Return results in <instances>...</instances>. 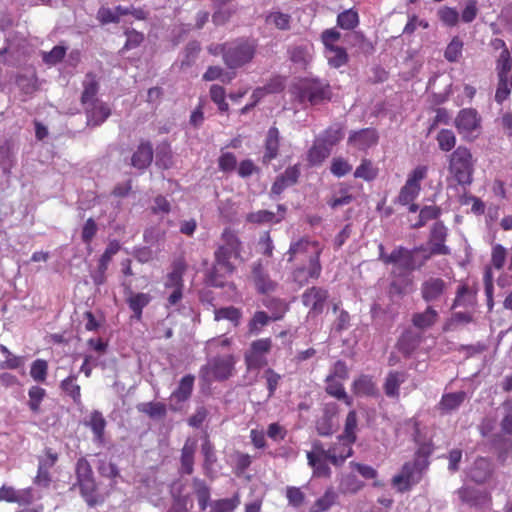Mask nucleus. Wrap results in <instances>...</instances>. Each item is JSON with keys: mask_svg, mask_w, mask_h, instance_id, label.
I'll use <instances>...</instances> for the list:
<instances>
[{"mask_svg": "<svg viewBox=\"0 0 512 512\" xmlns=\"http://www.w3.org/2000/svg\"><path fill=\"white\" fill-rule=\"evenodd\" d=\"M84 110L87 125L92 127L100 126L111 115L110 107L100 100H94V102L84 105Z\"/></svg>", "mask_w": 512, "mask_h": 512, "instance_id": "obj_20", "label": "nucleus"}, {"mask_svg": "<svg viewBox=\"0 0 512 512\" xmlns=\"http://www.w3.org/2000/svg\"><path fill=\"white\" fill-rule=\"evenodd\" d=\"M340 38L341 33L336 28L325 29L320 35L327 63L331 68L335 69L345 66L349 61L346 48L337 44Z\"/></svg>", "mask_w": 512, "mask_h": 512, "instance_id": "obj_7", "label": "nucleus"}, {"mask_svg": "<svg viewBox=\"0 0 512 512\" xmlns=\"http://www.w3.org/2000/svg\"><path fill=\"white\" fill-rule=\"evenodd\" d=\"M407 380V374L403 371L388 372L383 383L384 393L389 398L398 399L400 396V386Z\"/></svg>", "mask_w": 512, "mask_h": 512, "instance_id": "obj_34", "label": "nucleus"}, {"mask_svg": "<svg viewBox=\"0 0 512 512\" xmlns=\"http://www.w3.org/2000/svg\"><path fill=\"white\" fill-rule=\"evenodd\" d=\"M462 502L470 506L482 507L491 504V496L486 491H480L473 487H462L458 491Z\"/></svg>", "mask_w": 512, "mask_h": 512, "instance_id": "obj_29", "label": "nucleus"}, {"mask_svg": "<svg viewBox=\"0 0 512 512\" xmlns=\"http://www.w3.org/2000/svg\"><path fill=\"white\" fill-rule=\"evenodd\" d=\"M379 259L386 265H399L406 271L417 269L414 248L409 250L403 246L396 247L390 254H386L383 244H379Z\"/></svg>", "mask_w": 512, "mask_h": 512, "instance_id": "obj_13", "label": "nucleus"}, {"mask_svg": "<svg viewBox=\"0 0 512 512\" xmlns=\"http://www.w3.org/2000/svg\"><path fill=\"white\" fill-rule=\"evenodd\" d=\"M359 25V15L354 8L344 10L337 16V26L344 30H353Z\"/></svg>", "mask_w": 512, "mask_h": 512, "instance_id": "obj_52", "label": "nucleus"}, {"mask_svg": "<svg viewBox=\"0 0 512 512\" xmlns=\"http://www.w3.org/2000/svg\"><path fill=\"white\" fill-rule=\"evenodd\" d=\"M284 218L282 215L279 218H276L274 212L269 210H259L256 212H251L246 215V221L252 224H267V223H279Z\"/></svg>", "mask_w": 512, "mask_h": 512, "instance_id": "obj_51", "label": "nucleus"}, {"mask_svg": "<svg viewBox=\"0 0 512 512\" xmlns=\"http://www.w3.org/2000/svg\"><path fill=\"white\" fill-rule=\"evenodd\" d=\"M0 501L8 503H17L19 505H29L33 501L31 488L16 490L12 486L3 485L0 488Z\"/></svg>", "mask_w": 512, "mask_h": 512, "instance_id": "obj_26", "label": "nucleus"}, {"mask_svg": "<svg viewBox=\"0 0 512 512\" xmlns=\"http://www.w3.org/2000/svg\"><path fill=\"white\" fill-rule=\"evenodd\" d=\"M322 272V265L320 259H314L307 264L300 262L292 271V279L299 286H304L309 283L310 280H317Z\"/></svg>", "mask_w": 512, "mask_h": 512, "instance_id": "obj_17", "label": "nucleus"}, {"mask_svg": "<svg viewBox=\"0 0 512 512\" xmlns=\"http://www.w3.org/2000/svg\"><path fill=\"white\" fill-rule=\"evenodd\" d=\"M201 453L204 457L203 469L205 471V474L208 475L209 472L212 470L214 464L217 462L215 447L208 436L205 437L201 445Z\"/></svg>", "mask_w": 512, "mask_h": 512, "instance_id": "obj_50", "label": "nucleus"}, {"mask_svg": "<svg viewBox=\"0 0 512 512\" xmlns=\"http://www.w3.org/2000/svg\"><path fill=\"white\" fill-rule=\"evenodd\" d=\"M378 142L377 131L373 128H364L359 131H352L348 137V144L359 150H366Z\"/></svg>", "mask_w": 512, "mask_h": 512, "instance_id": "obj_25", "label": "nucleus"}, {"mask_svg": "<svg viewBox=\"0 0 512 512\" xmlns=\"http://www.w3.org/2000/svg\"><path fill=\"white\" fill-rule=\"evenodd\" d=\"M263 305L271 312L269 315L272 321L281 320L289 307L284 300L279 298L267 297L263 300Z\"/></svg>", "mask_w": 512, "mask_h": 512, "instance_id": "obj_45", "label": "nucleus"}, {"mask_svg": "<svg viewBox=\"0 0 512 512\" xmlns=\"http://www.w3.org/2000/svg\"><path fill=\"white\" fill-rule=\"evenodd\" d=\"M300 174L301 172L298 164L287 167L281 175L276 177L271 186V194L280 195L285 189L295 185Z\"/></svg>", "mask_w": 512, "mask_h": 512, "instance_id": "obj_22", "label": "nucleus"}, {"mask_svg": "<svg viewBox=\"0 0 512 512\" xmlns=\"http://www.w3.org/2000/svg\"><path fill=\"white\" fill-rule=\"evenodd\" d=\"M253 277L256 289L261 294L273 292L277 287V283L271 280L268 275L263 273L261 268H255L253 270Z\"/></svg>", "mask_w": 512, "mask_h": 512, "instance_id": "obj_49", "label": "nucleus"}, {"mask_svg": "<svg viewBox=\"0 0 512 512\" xmlns=\"http://www.w3.org/2000/svg\"><path fill=\"white\" fill-rule=\"evenodd\" d=\"M151 300L152 296L149 293L133 292L130 287H128L126 303L133 313L131 318L136 321H141L143 309L149 305Z\"/></svg>", "mask_w": 512, "mask_h": 512, "instance_id": "obj_23", "label": "nucleus"}, {"mask_svg": "<svg viewBox=\"0 0 512 512\" xmlns=\"http://www.w3.org/2000/svg\"><path fill=\"white\" fill-rule=\"evenodd\" d=\"M352 392L358 397H377L379 391L373 376L361 374L351 385Z\"/></svg>", "mask_w": 512, "mask_h": 512, "instance_id": "obj_28", "label": "nucleus"}, {"mask_svg": "<svg viewBox=\"0 0 512 512\" xmlns=\"http://www.w3.org/2000/svg\"><path fill=\"white\" fill-rule=\"evenodd\" d=\"M187 270V264L183 256L172 262V270L166 276L165 288H184L183 276Z\"/></svg>", "mask_w": 512, "mask_h": 512, "instance_id": "obj_31", "label": "nucleus"}, {"mask_svg": "<svg viewBox=\"0 0 512 512\" xmlns=\"http://www.w3.org/2000/svg\"><path fill=\"white\" fill-rule=\"evenodd\" d=\"M16 84L26 95H32L38 90L37 77L35 73H31L29 75H18L16 77Z\"/></svg>", "mask_w": 512, "mask_h": 512, "instance_id": "obj_59", "label": "nucleus"}, {"mask_svg": "<svg viewBox=\"0 0 512 512\" xmlns=\"http://www.w3.org/2000/svg\"><path fill=\"white\" fill-rule=\"evenodd\" d=\"M448 237V229L443 222L438 221L433 224L430 230L428 244L433 248V253L449 255L450 248L445 244Z\"/></svg>", "mask_w": 512, "mask_h": 512, "instance_id": "obj_19", "label": "nucleus"}, {"mask_svg": "<svg viewBox=\"0 0 512 512\" xmlns=\"http://www.w3.org/2000/svg\"><path fill=\"white\" fill-rule=\"evenodd\" d=\"M328 298V290L319 286H312L301 295L302 304L309 309L308 316L311 317L318 316L324 311Z\"/></svg>", "mask_w": 512, "mask_h": 512, "instance_id": "obj_15", "label": "nucleus"}, {"mask_svg": "<svg viewBox=\"0 0 512 512\" xmlns=\"http://www.w3.org/2000/svg\"><path fill=\"white\" fill-rule=\"evenodd\" d=\"M308 465L313 470V476L329 478L331 469L329 467L330 455L327 453L321 441L312 442V449L306 454Z\"/></svg>", "mask_w": 512, "mask_h": 512, "instance_id": "obj_12", "label": "nucleus"}, {"mask_svg": "<svg viewBox=\"0 0 512 512\" xmlns=\"http://www.w3.org/2000/svg\"><path fill=\"white\" fill-rule=\"evenodd\" d=\"M493 463L486 457H477L469 470L470 479L477 483L487 482L493 474Z\"/></svg>", "mask_w": 512, "mask_h": 512, "instance_id": "obj_24", "label": "nucleus"}, {"mask_svg": "<svg viewBox=\"0 0 512 512\" xmlns=\"http://www.w3.org/2000/svg\"><path fill=\"white\" fill-rule=\"evenodd\" d=\"M195 376L192 374L184 375L178 382L177 387L172 391L169 397V410L179 412L184 404L188 402L193 394Z\"/></svg>", "mask_w": 512, "mask_h": 512, "instance_id": "obj_14", "label": "nucleus"}, {"mask_svg": "<svg viewBox=\"0 0 512 512\" xmlns=\"http://www.w3.org/2000/svg\"><path fill=\"white\" fill-rule=\"evenodd\" d=\"M138 412L147 415L152 419L163 418L167 414V407L162 402H143L136 406Z\"/></svg>", "mask_w": 512, "mask_h": 512, "instance_id": "obj_46", "label": "nucleus"}, {"mask_svg": "<svg viewBox=\"0 0 512 512\" xmlns=\"http://www.w3.org/2000/svg\"><path fill=\"white\" fill-rule=\"evenodd\" d=\"M292 17L288 13L280 11L270 12L266 16V23L273 24L277 29L287 31L291 27Z\"/></svg>", "mask_w": 512, "mask_h": 512, "instance_id": "obj_56", "label": "nucleus"}, {"mask_svg": "<svg viewBox=\"0 0 512 512\" xmlns=\"http://www.w3.org/2000/svg\"><path fill=\"white\" fill-rule=\"evenodd\" d=\"M293 94L300 103L308 102L312 106L328 102L332 98L329 83L317 78L300 79L293 86Z\"/></svg>", "mask_w": 512, "mask_h": 512, "instance_id": "obj_4", "label": "nucleus"}, {"mask_svg": "<svg viewBox=\"0 0 512 512\" xmlns=\"http://www.w3.org/2000/svg\"><path fill=\"white\" fill-rule=\"evenodd\" d=\"M241 318H242L241 310L234 306L222 307L219 309H215V311H214V319L216 321L228 320L235 327H237L240 324Z\"/></svg>", "mask_w": 512, "mask_h": 512, "instance_id": "obj_53", "label": "nucleus"}, {"mask_svg": "<svg viewBox=\"0 0 512 512\" xmlns=\"http://www.w3.org/2000/svg\"><path fill=\"white\" fill-rule=\"evenodd\" d=\"M256 39L237 38L227 42L225 50V65L230 69H238L250 63L257 52Z\"/></svg>", "mask_w": 512, "mask_h": 512, "instance_id": "obj_5", "label": "nucleus"}, {"mask_svg": "<svg viewBox=\"0 0 512 512\" xmlns=\"http://www.w3.org/2000/svg\"><path fill=\"white\" fill-rule=\"evenodd\" d=\"M61 390L72 398L75 404L81 403V387L77 384V376L74 374L69 375L60 383Z\"/></svg>", "mask_w": 512, "mask_h": 512, "instance_id": "obj_47", "label": "nucleus"}, {"mask_svg": "<svg viewBox=\"0 0 512 512\" xmlns=\"http://www.w3.org/2000/svg\"><path fill=\"white\" fill-rule=\"evenodd\" d=\"M322 248L317 241L310 240L308 237H302L290 243L289 249L286 253L287 261L294 262H309L311 260L320 259Z\"/></svg>", "mask_w": 512, "mask_h": 512, "instance_id": "obj_10", "label": "nucleus"}, {"mask_svg": "<svg viewBox=\"0 0 512 512\" xmlns=\"http://www.w3.org/2000/svg\"><path fill=\"white\" fill-rule=\"evenodd\" d=\"M357 427H358L357 412L355 410H351L348 412L346 419H345L344 430H343V433L341 434L342 439H347L350 442H356Z\"/></svg>", "mask_w": 512, "mask_h": 512, "instance_id": "obj_54", "label": "nucleus"}, {"mask_svg": "<svg viewBox=\"0 0 512 512\" xmlns=\"http://www.w3.org/2000/svg\"><path fill=\"white\" fill-rule=\"evenodd\" d=\"M265 152L262 157L263 164H269L273 159L278 156L280 147V135L277 127L272 126L267 132L265 139Z\"/></svg>", "mask_w": 512, "mask_h": 512, "instance_id": "obj_35", "label": "nucleus"}, {"mask_svg": "<svg viewBox=\"0 0 512 512\" xmlns=\"http://www.w3.org/2000/svg\"><path fill=\"white\" fill-rule=\"evenodd\" d=\"M271 349V338H260L254 340L250 344L249 349L244 354V362L247 370H260L261 368L267 366V355L270 353Z\"/></svg>", "mask_w": 512, "mask_h": 512, "instance_id": "obj_11", "label": "nucleus"}, {"mask_svg": "<svg viewBox=\"0 0 512 512\" xmlns=\"http://www.w3.org/2000/svg\"><path fill=\"white\" fill-rule=\"evenodd\" d=\"M379 170L370 159L363 158L360 165L354 171V177L371 182L378 176Z\"/></svg>", "mask_w": 512, "mask_h": 512, "instance_id": "obj_48", "label": "nucleus"}, {"mask_svg": "<svg viewBox=\"0 0 512 512\" xmlns=\"http://www.w3.org/2000/svg\"><path fill=\"white\" fill-rule=\"evenodd\" d=\"M436 140L439 149L444 152L451 151L456 145V136L452 130L442 129L438 132Z\"/></svg>", "mask_w": 512, "mask_h": 512, "instance_id": "obj_62", "label": "nucleus"}, {"mask_svg": "<svg viewBox=\"0 0 512 512\" xmlns=\"http://www.w3.org/2000/svg\"><path fill=\"white\" fill-rule=\"evenodd\" d=\"M466 399L464 391L443 394L438 404L441 412L447 413L457 409Z\"/></svg>", "mask_w": 512, "mask_h": 512, "instance_id": "obj_40", "label": "nucleus"}, {"mask_svg": "<svg viewBox=\"0 0 512 512\" xmlns=\"http://www.w3.org/2000/svg\"><path fill=\"white\" fill-rule=\"evenodd\" d=\"M449 288V283L441 277L430 276L420 286L421 298L426 303L441 301Z\"/></svg>", "mask_w": 512, "mask_h": 512, "instance_id": "obj_16", "label": "nucleus"}, {"mask_svg": "<svg viewBox=\"0 0 512 512\" xmlns=\"http://www.w3.org/2000/svg\"><path fill=\"white\" fill-rule=\"evenodd\" d=\"M342 380L335 379L333 376H327L325 379V391L328 395L342 400L347 406H352L353 400L347 395Z\"/></svg>", "mask_w": 512, "mask_h": 512, "instance_id": "obj_37", "label": "nucleus"}, {"mask_svg": "<svg viewBox=\"0 0 512 512\" xmlns=\"http://www.w3.org/2000/svg\"><path fill=\"white\" fill-rule=\"evenodd\" d=\"M428 176V167L418 165L407 175L405 184L401 187L396 202L406 206L414 202L421 192V182Z\"/></svg>", "mask_w": 512, "mask_h": 512, "instance_id": "obj_9", "label": "nucleus"}, {"mask_svg": "<svg viewBox=\"0 0 512 512\" xmlns=\"http://www.w3.org/2000/svg\"><path fill=\"white\" fill-rule=\"evenodd\" d=\"M242 242L237 232L226 227L216 244L214 263L210 271V282L215 287H223L226 277L236 271V263L242 261Z\"/></svg>", "mask_w": 512, "mask_h": 512, "instance_id": "obj_1", "label": "nucleus"}, {"mask_svg": "<svg viewBox=\"0 0 512 512\" xmlns=\"http://www.w3.org/2000/svg\"><path fill=\"white\" fill-rule=\"evenodd\" d=\"M338 414V405L336 403H327L323 408V413L317 419L315 427L320 436H329L334 431L333 419Z\"/></svg>", "mask_w": 512, "mask_h": 512, "instance_id": "obj_27", "label": "nucleus"}, {"mask_svg": "<svg viewBox=\"0 0 512 512\" xmlns=\"http://www.w3.org/2000/svg\"><path fill=\"white\" fill-rule=\"evenodd\" d=\"M120 249L121 245L118 240H111L108 243L105 251L101 255L98 262L100 272L107 271L113 256L116 255L120 251Z\"/></svg>", "mask_w": 512, "mask_h": 512, "instance_id": "obj_57", "label": "nucleus"}, {"mask_svg": "<svg viewBox=\"0 0 512 512\" xmlns=\"http://www.w3.org/2000/svg\"><path fill=\"white\" fill-rule=\"evenodd\" d=\"M197 449V441L187 438L181 449L180 455V473L191 475L194 472V457Z\"/></svg>", "mask_w": 512, "mask_h": 512, "instance_id": "obj_30", "label": "nucleus"}, {"mask_svg": "<svg viewBox=\"0 0 512 512\" xmlns=\"http://www.w3.org/2000/svg\"><path fill=\"white\" fill-rule=\"evenodd\" d=\"M343 136V127L336 124L324 130L317 139L331 151L333 146L342 140Z\"/></svg>", "mask_w": 512, "mask_h": 512, "instance_id": "obj_43", "label": "nucleus"}, {"mask_svg": "<svg viewBox=\"0 0 512 512\" xmlns=\"http://www.w3.org/2000/svg\"><path fill=\"white\" fill-rule=\"evenodd\" d=\"M354 443L355 442H350L347 439H342V436L339 435L337 441L326 449L327 453L330 455V463L336 467L341 466L347 458L352 456V445Z\"/></svg>", "mask_w": 512, "mask_h": 512, "instance_id": "obj_21", "label": "nucleus"}, {"mask_svg": "<svg viewBox=\"0 0 512 512\" xmlns=\"http://www.w3.org/2000/svg\"><path fill=\"white\" fill-rule=\"evenodd\" d=\"M480 121L481 119L475 109L466 108L458 113L455 126L460 134L469 136L480 128Z\"/></svg>", "mask_w": 512, "mask_h": 512, "instance_id": "obj_18", "label": "nucleus"}, {"mask_svg": "<svg viewBox=\"0 0 512 512\" xmlns=\"http://www.w3.org/2000/svg\"><path fill=\"white\" fill-rule=\"evenodd\" d=\"M353 200L354 196L350 193V187L344 183H340L338 191L334 192L327 200V205L331 209H337L349 205Z\"/></svg>", "mask_w": 512, "mask_h": 512, "instance_id": "obj_39", "label": "nucleus"}, {"mask_svg": "<svg viewBox=\"0 0 512 512\" xmlns=\"http://www.w3.org/2000/svg\"><path fill=\"white\" fill-rule=\"evenodd\" d=\"M85 425L91 429L93 433V441L95 443L100 445L105 443V429L107 422L100 411H92L88 420L85 421Z\"/></svg>", "mask_w": 512, "mask_h": 512, "instance_id": "obj_32", "label": "nucleus"}, {"mask_svg": "<svg viewBox=\"0 0 512 512\" xmlns=\"http://www.w3.org/2000/svg\"><path fill=\"white\" fill-rule=\"evenodd\" d=\"M330 153L331 151L316 139L307 152V161L310 166H319L329 157Z\"/></svg>", "mask_w": 512, "mask_h": 512, "instance_id": "obj_41", "label": "nucleus"}, {"mask_svg": "<svg viewBox=\"0 0 512 512\" xmlns=\"http://www.w3.org/2000/svg\"><path fill=\"white\" fill-rule=\"evenodd\" d=\"M439 318L437 310L428 305L424 311L416 312L412 315V325L419 330H427L433 327Z\"/></svg>", "mask_w": 512, "mask_h": 512, "instance_id": "obj_36", "label": "nucleus"}, {"mask_svg": "<svg viewBox=\"0 0 512 512\" xmlns=\"http://www.w3.org/2000/svg\"><path fill=\"white\" fill-rule=\"evenodd\" d=\"M46 395V390L38 385L29 388L27 406L32 414L38 415L41 413V405Z\"/></svg>", "mask_w": 512, "mask_h": 512, "instance_id": "obj_42", "label": "nucleus"}, {"mask_svg": "<svg viewBox=\"0 0 512 512\" xmlns=\"http://www.w3.org/2000/svg\"><path fill=\"white\" fill-rule=\"evenodd\" d=\"M99 91V83L97 81L96 75L92 72H89L85 76V80L83 81V91L81 95V104L88 105L94 100H98L96 98Z\"/></svg>", "mask_w": 512, "mask_h": 512, "instance_id": "obj_38", "label": "nucleus"}, {"mask_svg": "<svg viewBox=\"0 0 512 512\" xmlns=\"http://www.w3.org/2000/svg\"><path fill=\"white\" fill-rule=\"evenodd\" d=\"M463 45V41L458 36L453 37L445 49V59L451 63L457 62L462 56Z\"/></svg>", "mask_w": 512, "mask_h": 512, "instance_id": "obj_61", "label": "nucleus"}, {"mask_svg": "<svg viewBox=\"0 0 512 512\" xmlns=\"http://www.w3.org/2000/svg\"><path fill=\"white\" fill-rule=\"evenodd\" d=\"M475 162L472 152L466 146H458L448 156L446 181L449 187L460 186L464 190L473 182Z\"/></svg>", "mask_w": 512, "mask_h": 512, "instance_id": "obj_2", "label": "nucleus"}, {"mask_svg": "<svg viewBox=\"0 0 512 512\" xmlns=\"http://www.w3.org/2000/svg\"><path fill=\"white\" fill-rule=\"evenodd\" d=\"M352 171V165L343 157H334L331 161L330 172L337 178L346 176Z\"/></svg>", "mask_w": 512, "mask_h": 512, "instance_id": "obj_64", "label": "nucleus"}, {"mask_svg": "<svg viewBox=\"0 0 512 512\" xmlns=\"http://www.w3.org/2000/svg\"><path fill=\"white\" fill-rule=\"evenodd\" d=\"M236 359L232 354L216 356L208 364L202 366L199 376L204 382L225 381L234 373Z\"/></svg>", "mask_w": 512, "mask_h": 512, "instance_id": "obj_8", "label": "nucleus"}, {"mask_svg": "<svg viewBox=\"0 0 512 512\" xmlns=\"http://www.w3.org/2000/svg\"><path fill=\"white\" fill-rule=\"evenodd\" d=\"M153 160V147L149 141H141L137 150L131 158V165L139 170H144L150 166Z\"/></svg>", "mask_w": 512, "mask_h": 512, "instance_id": "obj_33", "label": "nucleus"}, {"mask_svg": "<svg viewBox=\"0 0 512 512\" xmlns=\"http://www.w3.org/2000/svg\"><path fill=\"white\" fill-rule=\"evenodd\" d=\"M430 462L421 459H413L405 462L398 474L393 476L391 484L400 493L408 492L418 484L424 471L429 467Z\"/></svg>", "mask_w": 512, "mask_h": 512, "instance_id": "obj_6", "label": "nucleus"}, {"mask_svg": "<svg viewBox=\"0 0 512 512\" xmlns=\"http://www.w3.org/2000/svg\"><path fill=\"white\" fill-rule=\"evenodd\" d=\"M209 95L211 100L217 105L220 113L229 111V104L226 102V90L223 86L211 85Z\"/></svg>", "mask_w": 512, "mask_h": 512, "instance_id": "obj_55", "label": "nucleus"}, {"mask_svg": "<svg viewBox=\"0 0 512 512\" xmlns=\"http://www.w3.org/2000/svg\"><path fill=\"white\" fill-rule=\"evenodd\" d=\"M240 504V497L235 494L232 498L219 499L211 503L210 512H233Z\"/></svg>", "mask_w": 512, "mask_h": 512, "instance_id": "obj_60", "label": "nucleus"}, {"mask_svg": "<svg viewBox=\"0 0 512 512\" xmlns=\"http://www.w3.org/2000/svg\"><path fill=\"white\" fill-rule=\"evenodd\" d=\"M48 375V363L44 359H36L32 362L30 376L36 382L43 383Z\"/></svg>", "mask_w": 512, "mask_h": 512, "instance_id": "obj_63", "label": "nucleus"}, {"mask_svg": "<svg viewBox=\"0 0 512 512\" xmlns=\"http://www.w3.org/2000/svg\"><path fill=\"white\" fill-rule=\"evenodd\" d=\"M420 340L412 332H404L398 340V349L405 355H410L419 345Z\"/></svg>", "mask_w": 512, "mask_h": 512, "instance_id": "obj_58", "label": "nucleus"}, {"mask_svg": "<svg viewBox=\"0 0 512 512\" xmlns=\"http://www.w3.org/2000/svg\"><path fill=\"white\" fill-rule=\"evenodd\" d=\"M76 484L80 494L89 507L103 503L104 498L98 490L91 464L85 457H80L75 465Z\"/></svg>", "mask_w": 512, "mask_h": 512, "instance_id": "obj_3", "label": "nucleus"}, {"mask_svg": "<svg viewBox=\"0 0 512 512\" xmlns=\"http://www.w3.org/2000/svg\"><path fill=\"white\" fill-rule=\"evenodd\" d=\"M338 494L333 487H328L324 494L312 505L310 512H325L336 504Z\"/></svg>", "mask_w": 512, "mask_h": 512, "instance_id": "obj_44", "label": "nucleus"}]
</instances>
